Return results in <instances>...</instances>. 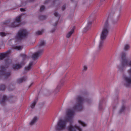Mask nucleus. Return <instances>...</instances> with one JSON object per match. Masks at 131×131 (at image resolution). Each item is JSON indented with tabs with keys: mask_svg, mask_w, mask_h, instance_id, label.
<instances>
[{
	"mask_svg": "<svg viewBox=\"0 0 131 131\" xmlns=\"http://www.w3.org/2000/svg\"><path fill=\"white\" fill-rule=\"evenodd\" d=\"M22 48V46H16L14 48L17 50H21Z\"/></svg>",
	"mask_w": 131,
	"mask_h": 131,
	"instance_id": "15",
	"label": "nucleus"
},
{
	"mask_svg": "<svg viewBox=\"0 0 131 131\" xmlns=\"http://www.w3.org/2000/svg\"><path fill=\"white\" fill-rule=\"evenodd\" d=\"M129 47V45H126L125 46L124 48L125 49H128Z\"/></svg>",
	"mask_w": 131,
	"mask_h": 131,
	"instance_id": "17",
	"label": "nucleus"
},
{
	"mask_svg": "<svg viewBox=\"0 0 131 131\" xmlns=\"http://www.w3.org/2000/svg\"><path fill=\"white\" fill-rule=\"evenodd\" d=\"M33 0H32V1H33Z\"/></svg>",
	"mask_w": 131,
	"mask_h": 131,
	"instance_id": "31",
	"label": "nucleus"
},
{
	"mask_svg": "<svg viewBox=\"0 0 131 131\" xmlns=\"http://www.w3.org/2000/svg\"><path fill=\"white\" fill-rule=\"evenodd\" d=\"M23 15H21L20 16L17 17L11 24H12L9 26V27H15L18 26L19 25L20 22V19Z\"/></svg>",
	"mask_w": 131,
	"mask_h": 131,
	"instance_id": "5",
	"label": "nucleus"
},
{
	"mask_svg": "<svg viewBox=\"0 0 131 131\" xmlns=\"http://www.w3.org/2000/svg\"><path fill=\"white\" fill-rule=\"evenodd\" d=\"M79 123L83 126H85L86 124L83 122H82L81 120H79L78 121Z\"/></svg>",
	"mask_w": 131,
	"mask_h": 131,
	"instance_id": "14",
	"label": "nucleus"
},
{
	"mask_svg": "<svg viewBox=\"0 0 131 131\" xmlns=\"http://www.w3.org/2000/svg\"><path fill=\"white\" fill-rule=\"evenodd\" d=\"M80 131L81 129L78 127L73 126L71 125L68 128V129L69 131H75V129Z\"/></svg>",
	"mask_w": 131,
	"mask_h": 131,
	"instance_id": "8",
	"label": "nucleus"
},
{
	"mask_svg": "<svg viewBox=\"0 0 131 131\" xmlns=\"http://www.w3.org/2000/svg\"><path fill=\"white\" fill-rule=\"evenodd\" d=\"M54 15L56 17L58 16V14L57 12L55 13L54 14Z\"/></svg>",
	"mask_w": 131,
	"mask_h": 131,
	"instance_id": "24",
	"label": "nucleus"
},
{
	"mask_svg": "<svg viewBox=\"0 0 131 131\" xmlns=\"http://www.w3.org/2000/svg\"><path fill=\"white\" fill-rule=\"evenodd\" d=\"M0 68H1V70H2L1 71V73H2L4 71V68H3L2 67H1V66L0 67Z\"/></svg>",
	"mask_w": 131,
	"mask_h": 131,
	"instance_id": "23",
	"label": "nucleus"
},
{
	"mask_svg": "<svg viewBox=\"0 0 131 131\" xmlns=\"http://www.w3.org/2000/svg\"><path fill=\"white\" fill-rule=\"evenodd\" d=\"M27 34V31L25 29H23L19 30L15 37L16 41L20 40L23 38Z\"/></svg>",
	"mask_w": 131,
	"mask_h": 131,
	"instance_id": "4",
	"label": "nucleus"
},
{
	"mask_svg": "<svg viewBox=\"0 0 131 131\" xmlns=\"http://www.w3.org/2000/svg\"><path fill=\"white\" fill-rule=\"evenodd\" d=\"M0 35L2 37L6 35V34L5 33L2 32H0Z\"/></svg>",
	"mask_w": 131,
	"mask_h": 131,
	"instance_id": "18",
	"label": "nucleus"
},
{
	"mask_svg": "<svg viewBox=\"0 0 131 131\" xmlns=\"http://www.w3.org/2000/svg\"><path fill=\"white\" fill-rule=\"evenodd\" d=\"M88 68L87 66L85 65H84L83 67V70L84 71H86Z\"/></svg>",
	"mask_w": 131,
	"mask_h": 131,
	"instance_id": "19",
	"label": "nucleus"
},
{
	"mask_svg": "<svg viewBox=\"0 0 131 131\" xmlns=\"http://www.w3.org/2000/svg\"><path fill=\"white\" fill-rule=\"evenodd\" d=\"M130 73H131V71H130V72H129Z\"/></svg>",
	"mask_w": 131,
	"mask_h": 131,
	"instance_id": "29",
	"label": "nucleus"
},
{
	"mask_svg": "<svg viewBox=\"0 0 131 131\" xmlns=\"http://www.w3.org/2000/svg\"><path fill=\"white\" fill-rule=\"evenodd\" d=\"M57 25V24L56 23L55 25Z\"/></svg>",
	"mask_w": 131,
	"mask_h": 131,
	"instance_id": "28",
	"label": "nucleus"
},
{
	"mask_svg": "<svg viewBox=\"0 0 131 131\" xmlns=\"http://www.w3.org/2000/svg\"><path fill=\"white\" fill-rule=\"evenodd\" d=\"M5 97H6V96H4Z\"/></svg>",
	"mask_w": 131,
	"mask_h": 131,
	"instance_id": "30",
	"label": "nucleus"
},
{
	"mask_svg": "<svg viewBox=\"0 0 131 131\" xmlns=\"http://www.w3.org/2000/svg\"><path fill=\"white\" fill-rule=\"evenodd\" d=\"M20 10L21 12H23L25 11V9L24 8H21L20 9Z\"/></svg>",
	"mask_w": 131,
	"mask_h": 131,
	"instance_id": "25",
	"label": "nucleus"
},
{
	"mask_svg": "<svg viewBox=\"0 0 131 131\" xmlns=\"http://www.w3.org/2000/svg\"><path fill=\"white\" fill-rule=\"evenodd\" d=\"M43 32V31H38L37 32V34L38 35H40L42 34Z\"/></svg>",
	"mask_w": 131,
	"mask_h": 131,
	"instance_id": "20",
	"label": "nucleus"
},
{
	"mask_svg": "<svg viewBox=\"0 0 131 131\" xmlns=\"http://www.w3.org/2000/svg\"><path fill=\"white\" fill-rule=\"evenodd\" d=\"M33 65V63L32 62H30L29 63L28 66L25 67V70H29V69H30L31 68L32 66Z\"/></svg>",
	"mask_w": 131,
	"mask_h": 131,
	"instance_id": "13",
	"label": "nucleus"
},
{
	"mask_svg": "<svg viewBox=\"0 0 131 131\" xmlns=\"http://www.w3.org/2000/svg\"><path fill=\"white\" fill-rule=\"evenodd\" d=\"M21 57L22 58L24 59L23 61L21 63V64L20 65L15 64L13 65V68L14 69H15L19 68L20 67L24 65L25 63L24 62V61L26 59V56L25 55V54H23L22 55Z\"/></svg>",
	"mask_w": 131,
	"mask_h": 131,
	"instance_id": "6",
	"label": "nucleus"
},
{
	"mask_svg": "<svg viewBox=\"0 0 131 131\" xmlns=\"http://www.w3.org/2000/svg\"><path fill=\"white\" fill-rule=\"evenodd\" d=\"M122 64L124 66L129 65L131 66V60L130 62H128L126 60H124Z\"/></svg>",
	"mask_w": 131,
	"mask_h": 131,
	"instance_id": "10",
	"label": "nucleus"
},
{
	"mask_svg": "<svg viewBox=\"0 0 131 131\" xmlns=\"http://www.w3.org/2000/svg\"><path fill=\"white\" fill-rule=\"evenodd\" d=\"M36 103V101H35L34 102L31 104V107L32 108H33L35 106Z\"/></svg>",
	"mask_w": 131,
	"mask_h": 131,
	"instance_id": "16",
	"label": "nucleus"
},
{
	"mask_svg": "<svg viewBox=\"0 0 131 131\" xmlns=\"http://www.w3.org/2000/svg\"><path fill=\"white\" fill-rule=\"evenodd\" d=\"M91 24V22H89L87 25V26L86 27V28L88 29V27H90V26Z\"/></svg>",
	"mask_w": 131,
	"mask_h": 131,
	"instance_id": "21",
	"label": "nucleus"
},
{
	"mask_svg": "<svg viewBox=\"0 0 131 131\" xmlns=\"http://www.w3.org/2000/svg\"><path fill=\"white\" fill-rule=\"evenodd\" d=\"M125 80V84L127 87H129L131 85V77H126Z\"/></svg>",
	"mask_w": 131,
	"mask_h": 131,
	"instance_id": "7",
	"label": "nucleus"
},
{
	"mask_svg": "<svg viewBox=\"0 0 131 131\" xmlns=\"http://www.w3.org/2000/svg\"><path fill=\"white\" fill-rule=\"evenodd\" d=\"M109 25L108 21H106L104 24V25L102 29L101 35V39L99 45V48L100 49L102 48L103 46V40L105 39L106 38L108 33Z\"/></svg>",
	"mask_w": 131,
	"mask_h": 131,
	"instance_id": "2",
	"label": "nucleus"
},
{
	"mask_svg": "<svg viewBox=\"0 0 131 131\" xmlns=\"http://www.w3.org/2000/svg\"><path fill=\"white\" fill-rule=\"evenodd\" d=\"M45 44V42L43 40L40 41L39 46H38L37 48L39 49V51L37 52L34 54L32 55V58L34 59L37 58L40 55H41L43 52V49L42 47V46H44Z\"/></svg>",
	"mask_w": 131,
	"mask_h": 131,
	"instance_id": "3",
	"label": "nucleus"
},
{
	"mask_svg": "<svg viewBox=\"0 0 131 131\" xmlns=\"http://www.w3.org/2000/svg\"><path fill=\"white\" fill-rule=\"evenodd\" d=\"M74 29H72L70 31L67 33L66 35V37L67 38H69L70 37L72 34L74 32Z\"/></svg>",
	"mask_w": 131,
	"mask_h": 131,
	"instance_id": "12",
	"label": "nucleus"
},
{
	"mask_svg": "<svg viewBox=\"0 0 131 131\" xmlns=\"http://www.w3.org/2000/svg\"><path fill=\"white\" fill-rule=\"evenodd\" d=\"M77 102L76 105L73 107V109L67 110L66 111V116L64 118H61L58 121L56 127L57 130H61L65 129L66 123L68 121H69L72 118L74 114V110L78 109L80 110V108L81 107L82 104L84 100L80 96H78L77 98Z\"/></svg>",
	"mask_w": 131,
	"mask_h": 131,
	"instance_id": "1",
	"label": "nucleus"
},
{
	"mask_svg": "<svg viewBox=\"0 0 131 131\" xmlns=\"http://www.w3.org/2000/svg\"><path fill=\"white\" fill-rule=\"evenodd\" d=\"M113 23L114 24H116V23L115 22H113Z\"/></svg>",
	"mask_w": 131,
	"mask_h": 131,
	"instance_id": "26",
	"label": "nucleus"
},
{
	"mask_svg": "<svg viewBox=\"0 0 131 131\" xmlns=\"http://www.w3.org/2000/svg\"><path fill=\"white\" fill-rule=\"evenodd\" d=\"M105 0H101V1H105Z\"/></svg>",
	"mask_w": 131,
	"mask_h": 131,
	"instance_id": "27",
	"label": "nucleus"
},
{
	"mask_svg": "<svg viewBox=\"0 0 131 131\" xmlns=\"http://www.w3.org/2000/svg\"><path fill=\"white\" fill-rule=\"evenodd\" d=\"M38 119V118L36 117H34L30 122V125H32L36 122Z\"/></svg>",
	"mask_w": 131,
	"mask_h": 131,
	"instance_id": "9",
	"label": "nucleus"
},
{
	"mask_svg": "<svg viewBox=\"0 0 131 131\" xmlns=\"http://www.w3.org/2000/svg\"><path fill=\"white\" fill-rule=\"evenodd\" d=\"M8 52L5 53H2L0 54V59H2L5 57L8 56Z\"/></svg>",
	"mask_w": 131,
	"mask_h": 131,
	"instance_id": "11",
	"label": "nucleus"
},
{
	"mask_svg": "<svg viewBox=\"0 0 131 131\" xmlns=\"http://www.w3.org/2000/svg\"><path fill=\"white\" fill-rule=\"evenodd\" d=\"M45 8V7L43 6H41L40 8V10L41 11L43 10V9H44Z\"/></svg>",
	"mask_w": 131,
	"mask_h": 131,
	"instance_id": "22",
	"label": "nucleus"
}]
</instances>
